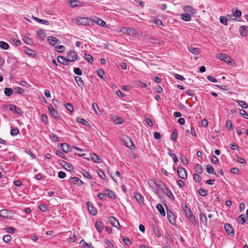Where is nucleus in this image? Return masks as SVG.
<instances>
[{"mask_svg": "<svg viewBox=\"0 0 248 248\" xmlns=\"http://www.w3.org/2000/svg\"><path fill=\"white\" fill-rule=\"evenodd\" d=\"M181 19L186 21H189L191 20V17L188 14H183L181 15Z\"/></svg>", "mask_w": 248, "mask_h": 248, "instance_id": "72a5a7b5", "label": "nucleus"}, {"mask_svg": "<svg viewBox=\"0 0 248 248\" xmlns=\"http://www.w3.org/2000/svg\"><path fill=\"white\" fill-rule=\"evenodd\" d=\"M217 59H219L220 60L223 61L230 65L232 64V61L231 58L229 56L227 55L226 54H224V53L218 54L217 56Z\"/></svg>", "mask_w": 248, "mask_h": 248, "instance_id": "f03ea898", "label": "nucleus"}, {"mask_svg": "<svg viewBox=\"0 0 248 248\" xmlns=\"http://www.w3.org/2000/svg\"><path fill=\"white\" fill-rule=\"evenodd\" d=\"M152 228L154 231V233H155V235L157 237H160L161 235V232H160L159 229L158 228V227L157 226H156L155 225L153 224Z\"/></svg>", "mask_w": 248, "mask_h": 248, "instance_id": "c756f323", "label": "nucleus"}, {"mask_svg": "<svg viewBox=\"0 0 248 248\" xmlns=\"http://www.w3.org/2000/svg\"><path fill=\"white\" fill-rule=\"evenodd\" d=\"M90 156L92 160L95 162H99L101 159L100 156L94 153H92L90 154Z\"/></svg>", "mask_w": 248, "mask_h": 248, "instance_id": "2f4dec72", "label": "nucleus"}, {"mask_svg": "<svg viewBox=\"0 0 248 248\" xmlns=\"http://www.w3.org/2000/svg\"><path fill=\"white\" fill-rule=\"evenodd\" d=\"M168 154L169 155L173 158V161L175 163H176L178 161V159L175 154L172 153L170 151Z\"/></svg>", "mask_w": 248, "mask_h": 248, "instance_id": "3c124183", "label": "nucleus"}, {"mask_svg": "<svg viewBox=\"0 0 248 248\" xmlns=\"http://www.w3.org/2000/svg\"><path fill=\"white\" fill-rule=\"evenodd\" d=\"M90 19L85 17H79L76 19V23L78 25H86L89 24Z\"/></svg>", "mask_w": 248, "mask_h": 248, "instance_id": "39448f33", "label": "nucleus"}, {"mask_svg": "<svg viewBox=\"0 0 248 248\" xmlns=\"http://www.w3.org/2000/svg\"><path fill=\"white\" fill-rule=\"evenodd\" d=\"M97 172L98 175L101 178L103 179L104 180L106 179V176L103 172V171H102L101 170H98Z\"/></svg>", "mask_w": 248, "mask_h": 248, "instance_id": "338daca9", "label": "nucleus"}, {"mask_svg": "<svg viewBox=\"0 0 248 248\" xmlns=\"http://www.w3.org/2000/svg\"><path fill=\"white\" fill-rule=\"evenodd\" d=\"M75 79L79 87L82 88L83 86L84 85V82H83V81L82 80V79H81V78L79 77L76 76L75 78Z\"/></svg>", "mask_w": 248, "mask_h": 248, "instance_id": "bb28decb", "label": "nucleus"}, {"mask_svg": "<svg viewBox=\"0 0 248 248\" xmlns=\"http://www.w3.org/2000/svg\"><path fill=\"white\" fill-rule=\"evenodd\" d=\"M4 93L6 96H9L13 94V91L11 88H5L4 90Z\"/></svg>", "mask_w": 248, "mask_h": 248, "instance_id": "58836bf2", "label": "nucleus"}, {"mask_svg": "<svg viewBox=\"0 0 248 248\" xmlns=\"http://www.w3.org/2000/svg\"><path fill=\"white\" fill-rule=\"evenodd\" d=\"M82 174L84 175V176L86 178H87V179H92V177L91 176V175H90V174L89 172L84 170L83 171V172H82Z\"/></svg>", "mask_w": 248, "mask_h": 248, "instance_id": "69168bd1", "label": "nucleus"}, {"mask_svg": "<svg viewBox=\"0 0 248 248\" xmlns=\"http://www.w3.org/2000/svg\"><path fill=\"white\" fill-rule=\"evenodd\" d=\"M178 176L182 179H185L187 178L186 171L182 167L178 166L177 170Z\"/></svg>", "mask_w": 248, "mask_h": 248, "instance_id": "423d86ee", "label": "nucleus"}, {"mask_svg": "<svg viewBox=\"0 0 248 248\" xmlns=\"http://www.w3.org/2000/svg\"><path fill=\"white\" fill-rule=\"evenodd\" d=\"M198 192L199 194L202 197L206 196L208 194L207 190H204L202 188H200L198 189Z\"/></svg>", "mask_w": 248, "mask_h": 248, "instance_id": "79ce46f5", "label": "nucleus"}, {"mask_svg": "<svg viewBox=\"0 0 248 248\" xmlns=\"http://www.w3.org/2000/svg\"><path fill=\"white\" fill-rule=\"evenodd\" d=\"M239 32L241 36L246 37L248 36V27L247 26H241L239 29Z\"/></svg>", "mask_w": 248, "mask_h": 248, "instance_id": "f8f14e48", "label": "nucleus"}, {"mask_svg": "<svg viewBox=\"0 0 248 248\" xmlns=\"http://www.w3.org/2000/svg\"><path fill=\"white\" fill-rule=\"evenodd\" d=\"M95 228L97 231L100 232L103 229V223L101 221H97L95 224Z\"/></svg>", "mask_w": 248, "mask_h": 248, "instance_id": "5701e85b", "label": "nucleus"}, {"mask_svg": "<svg viewBox=\"0 0 248 248\" xmlns=\"http://www.w3.org/2000/svg\"><path fill=\"white\" fill-rule=\"evenodd\" d=\"M55 50L59 53L63 52L65 50V47L63 46H58L55 47Z\"/></svg>", "mask_w": 248, "mask_h": 248, "instance_id": "c03bdc74", "label": "nucleus"}, {"mask_svg": "<svg viewBox=\"0 0 248 248\" xmlns=\"http://www.w3.org/2000/svg\"><path fill=\"white\" fill-rule=\"evenodd\" d=\"M23 41L26 44L29 45H31L32 44V41L31 39L30 38H29L26 36H25L23 37Z\"/></svg>", "mask_w": 248, "mask_h": 248, "instance_id": "ea45409f", "label": "nucleus"}, {"mask_svg": "<svg viewBox=\"0 0 248 248\" xmlns=\"http://www.w3.org/2000/svg\"><path fill=\"white\" fill-rule=\"evenodd\" d=\"M85 59L87 60L89 63H92L93 61V56L89 54H87L85 55Z\"/></svg>", "mask_w": 248, "mask_h": 248, "instance_id": "5fc2aeb1", "label": "nucleus"}, {"mask_svg": "<svg viewBox=\"0 0 248 248\" xmlns=\"http://www.w3.org/2000/svg\"><path fill=\"white\" fill-rule=\"evenodd\" d=\"M124 33L129 35L134 34L135 30L131 28H124L123 31Z\"/></svg>", "mask_w": 248, "mask_h": 248, "instance_id": "b1692460", "label": "nucleus"}, {"mask_svg": "<svg viewBox=\"0 0 248 248\" xmlns=\"http://www.w3.org/2000/svg\"><path fill=\"white\" fill-rule=\"evenodd\" d=\"M50 115L56 119H59L60 115L57 111L54 109L52 106L47 107Z\"/></svg>", "mask_w": 248, "mask_h": 248, "instance_id": "9d476101", "label": "nucleus"}, {"mask_svg": "<svg viewBox=\"0 0 248 248\" xmlns=\"http://www.w3.org/2000/svg\"><path fill=\"white\" fill-rule=\"evenodd\" d=\"M194 169L195 171L200 174L202 173L203 171V169L202 166L200 164H196L194 167Z\"/></svg>", "mask_w": 248, "mask_h": 248, "instance_id": "e433bc0d", "label": "nucleus"}, {"mask_svg": "<svg viewBox=\"0 0 248 248\" xmlns=\"http://www.w3.org/2000/svg\"><path fill=\"white\" fill-rule=\"evenodd\" d=\"M9 213L7 210L2 209L0 210V216L4 218H8Z\"/></svg>", "mask_w": 248, "mask_h": 248, "instance_id": "473e14b6", "label": "nucleus"}, {"mask_svg": "<svg viewBox=\"0 0 248 248\" xmlns=\"http://www.w3.org/2000/svg\"><path fill=\"white\" fill-rule=\"evenodd\" d=\"M188 50L195 55H198L200 52V49L197 47H188Z\"/></svg>", "mask_w": 248, "mask_h": 248, "instance_id": "c85d7f7f", "label": "nucleus"}, {"mask_svg": "<svg viewBox=\"0 0 248 248\" xmlns=\"http://www.w3.org/2000/svg\"><path fill=\"white\" fill-rule=\"evenodd\" d=\"M108 221L114 227L119 229L118 226L119 227V228H120V225L119 224V221L117 220V219L114 217H108Z\"/></svg>", "mask_w": 248, "mask_h": 248, "instance_id": "0eeeda50", "label": "nucleus"}, {"mask_svg": "<svg viewBox=\"0 0 248 248\" xmlns=\"http://www.w3.org/2000/svg\"><path fill=\"white\" fill-rule=\"evenodd\" d=\"M239 113L243 117L247 119H248V114L245 110L242 109H240Z\"/></svg>", "mask_w": 248, "mask_h": 248, "instance_id": "8fccbe9b", "label": "nucleus"}, {"mask_svg": "<svg viewBox=\"0 0 248 248\" xmlns=\"http://www.w3.org/2000/svg\"><path fill=\"white\" fill-rule=\"evenodd\" d=\"M193 178L196 182H200L202 180L201 177L197 173H195L193 175Z\"/></svg>", "mask_w": 248, "mask_h": 248, "instance_id": "e2e57ef3", "label": "nucleus"}, {"mask_svg": "<svg viewBox=\"0 0 248 248\" xmlns=\"http://www.w3.org/2000/svg\"><path fill=\"white\" fill-rule=\"evenodd\" d=\"M9 107V109L10 110H14L16 113H17L18 114L22 115L23 114V112L22 111V110L19 108H16V107L14 105L9 104V105L6 106L5 107Z\"/></svg>", "mask_w": 248, "mask_h": 248, "instance_id": "4468645a", "label": "nucleus"}, {"mask_svg": "<svg viewBox=\"0 0 248 248\" xmlns=\"http://www.w3.org/2000/svg\"><path fill=\"white\" fill-rule=\"evenodd\" d=\"M67 58L69 62H74L77 59V54L74 51H70L68 53Z\"/></svg>", "mask_w": 248, "mask_h": 248, "instance_id": "9b49d317", "label": "nucleus"}, {"mask_svg": "<svg viewBox=\"0 0 248 248\" xmlns=\"http://www.w3.org/2000/svg\"><path fill=\"white\" fill-rule=\"evenodd\" d=\"M226 127L229 130L232 129V125L231 120H227L226 121Z\"/></svg>", "mask_w": 248, "mask_h": 248, "instance_id": "13d9d810", "label": "nucleus"}, {"mask_svg": "<svg viewBox=\"0 0 248 248\" xmlns=\"http://www.w3.org/2000/svg\"><path fill=\"white\" fill-rule=\"evenodd\" d=\"M206 171L209 174H213L214 175L216 174V172L215 171L214 168L211 165L208 164L206 166Z\"/></svg>", "mask_w": 248, "mask_h": 248, "instance_id": "393cba45", "label": "nucleus"}, {"mask_svg": "<svg viewBox=\"0 0 248 248\" xmlns=\"http://www.w3.org/2000/svg\"><path fill=\"white\" fill-rule=\"evenodd\" d=\"M36 34L41 41H43L46 37V32L43 30H40L36 31Z\"/></svg>", "mask_w": 248, "mask_h": 248, "instance_id": "f3484780", "label": "nucleus"}, {"mask_svg": "<svg viewBox=\"0 0 248 248\" xmlns=\"http://www.w3.org/2000/svg\"><path fill=\"white\" fill-rule=\"evenodd\" d=\"M65 107L71 112H72L74 111V107L70 103H66L65 105Z\"/></svg>", "mask_w": 248, "mask_h": 248, "instance_id": "6e6d98bb", "label": "nucleus"}, {"mask_svg": "<svg viewBox=\"0 0 248 248\" xmlns=\"http://www.w3.org/2000/svg\"><path fill=\"white\" fill-rule=\"evenodd\" d=\"M224 228L226 232L229 235L233 236L234 235V231L232 227L228 223H226L224 224Z\"/></svg>", "mask_w": 248, "mask_h": 248, "instance_id": "1a4fd4ad", "label": "nucleus"}, {"mask_svg": "<svg viewBox=\"0 0 248 248\" xmlns=\"http://www.w3.org/2000/svg\"><path fill=\"white\" fill-rule=\"evenodd\" d=\"M19 133V130L17 128H14L11 130L10 134L12 136H15Z\"/></svg>", "mask_w": 248, "mask_h": 248, "instance_id": "603ef678", "label": "nucleus"}, {"mask_svg": "<svg viewBox=\"0 0 248 248\" xmlns=\"http://www.w3.org/2000/svg\"><path fill=\"white\" fill-rule=\"evenodd\" d=\"M105 194L109 198L114 199L115 198V194L113 191L110 189H107L105 190Z\"/></svg>", "mask_w": 248, "mask_h": 248, "instance_id": "412c9836", "label": "nucleus"}, {"mask_svg": "<svg viewBox=\"0 0 248 248\" xmlns=\"http://www.w3.org/2000/svg\"><path fill=\"white\" fill-rule=\"evenodd\" d=\"M24 52L29 56H31V57H34L36 55L35 51L31 49L30 48H27L25 49Z\"/></svg>", "mask_w": 248, "mask_h": 248, "instance_id": "7c9ffc66", "label": "nucleus"}, {"mask_svg": "<svg viewBox=\"0 0 248 248\" xmlns=\"http://www.w3.org/2000/svg\"><path fill=\"white\" fill-rule=\"evenodd\" d=\"M123 241L127 246H130L132 244V242L130 241V240L128 238L126 237H124L123 238Z\"/></svg>", "mask_w": 248, "mask_h": 248, "instance_id": "bf43d9fd", "label": "nucleus"}, {"mask_svg": "<svg viewBox=\"0 0 248 248\" xmlns=\"http://www.w3.org/2000/svg\"><path fill=\"white\" fill-rule=\"evenodd\" d=\"M69 181L71 183L78 186H81L83 184V182L81 180L76 177L71 178Z\"/></svg>", "mask_w": 248, "mask_h": 248, "instance_id": "dca6fc26", "label": "nucleus"}, {"mask_svg": "<svg viewBox=\"0 0 248 248\" xmlns=\"http://www.w3.org/2000/svg\"><path fill=\"white\" fill-rule=\"evenodd\" d=\"M122 142H124V145L129 149H133L132 147H134V144L133 143L131 140L127 136H124L122 139Z\"/></svg>", "mask_w": 248, "mask_h": 248, "instance_id": "7ed1b4c3", "label": "nucleus"}, {"mask_svg": "<svg viewBox=\"0 0 248 248\" xmlns=\"http://www.w3.org/2000/svg\"><path fill=\"white\" fill-rule=\"evenodd\" d=\"M166 206L167 208V218L169 221L172 225L175 224V218L173 213L168 209V207L166 205Z\"/></svg>", "mask_w": 248, "mask_h": 248, "instance_id": "20e7f679", "label": "nucleus"}, {"mask_svg": "<svg viewBox=\"0 0 248 248\" xmlns=\"http://www.w3.org/2000/svg\"><path fill=\"white\" fill-rule=\"evenodd\" d=\"M164 190L163 191L167 196H168L170 199L174 201V197L173 196V194H172L171 192L166 187V186H163Z\"/></svg>", "mask_w": 248, "mask_h": 248, "instance_id": "aec40b11", "label": "nucleus"}, {"mask_svg": "<svg viewBox=\"0 0 248 248\" xmlns=\"http://www.w3.org/2000/svg\"><path fill=\"white\" fill-rule=\"evenodd\" d=\"M86 205L87 206L88 211L92 215L95 216L97 214V210L93 206V204L90 202H87Z\"/></svg>", "mask_w": 248, "mask_h": 248, "instance_id": "6e6552de", "label": "nucleus"}, {"mask_svg": "<svg viewBox=\"0 0 248 248\" xmlns=\"http://www.w3.org/2000/svg\"><path fill=\"white\" fill-rule=\"evenodd\" d=\"M97 73L99 77L104 78L103 76L105 75V73L102 69H99L97 71Z\"/></svg>", "mask_w": 248, "mask_h": 248, "instance_id": "680f3d73", "label": "nucleus"}, {"mask_svg": "<svg viewBox=\"0 0 248 248\" xmlns=\"http://www.w3.org/2000/svg\"><path fill=\"white\" fill-rule=\"evenodd\" d=\"M134 195L136 200L140 204L143 203V198L140 194L136 193Z\"/></svg>", "mask_w": 248, "mask_h": 248, "instance_id": "a878e982", "label": "nucleus"}, {"mask_svg": "<svg viewBox=\"0 0 248 248\" xmlns=\"http://www.w3.org/2000/svg\"><path fill=\"white\" fill-rule=\"evenodd\" d=\"M0 47L3 49H8L9 47V44L3 41H0Z\"/></svg>", "mask_w": 248, "mask_h": 248, "instance_id": "4c0bfd02", "label": "nucleus"}, {"mask_svg": "<svg viewBox=\"0 0 248 248\" xmlns=\"http://www.w3.org/2000/svg\"><path fill=\"white\" fill-rule=\"evenodd\" d=\"M61 165L63 166L66 170L67 168L69 169V170L73 168L72 165L69 163H67L64 161H62Z\"/></svg>", "mask_w": 248, "mask_h": 248, "instance_id": "f704fd0d", "label": "nucleus"}, {"mask_svg": "<svg viewBox=\"0 0 248 248\" xmlns=\"http://www.w3.org/2000/svg\"><path fill=\"white\" fill-rule=\"evenodd\" d=\"M178 134L177 130L175 129L171 134V139L172 141H174L176 140L177 138Z\"/></svg>", "mask_w": 248, "mask_h": 248, "instance_id": "37998d69", "label": "nucleus"}, {"mask_svg": "<svg viewBox=\"0 0 248 248\" xmlns=\"http://www.w3.org/2000/svg\"><path fill=\"white\" fill-rule=\"evenodd\" d=\"M80 3V2L78 0H74L73 1H71L70 2V6L72 7H78V6H80V5L79 4Z\"/></svg>", "mask_w": 248, "mask_h": 248, "instance_id": "a18cd8bd", "label": "nucleus"}, {"mask_svg": "<svg viewBox=\"0 0 248 248\" xmlns=\"http://www.w3.org/2000/svg\"><path fill=\"white\" fill-rule=\"evenodd\" d=\"M80 246L84 247L85 246H87L88 248H93L92 244L87 243L84 240H82L80 242Z\"/></svg>", "mask_w": 248, "mask_h": 248, "instance_id": "4d7b16f0", "label": "nucleus"}, {"mask_svg": "<svg viewBox=\"0 0 248 248\" xmlns=\"http://www.w3.org/2000/svg\"><path fill=\"white\" fill-rule=\"evenodd\" d=\"M49 138L51 140L55 142H58L59 141V138L53 133L49 135Z\"/></svg>", "mask_w": 248, "mask_h": 248, "instance_id": "de8ad7c7", "label": "nucleus"}, {"mask_svg": "<svg viewBox=\"0 0 248 248\" xmlns=\"http://www.w3.org/2000/svg\"><path fill=\"white\" fill-rule=\"evenodd\" d=\"M32 18L35 21H36L37 22H39L40 23H41V24H46V20L41 19H40V18H39L38 17H34V16H33Z\"/></svg>", "mask_w": 248, "mask_h": 248, "instance_id": "052dcab7", "label": "nucleus"}, {"mask_svg": "<svg viewBox=\"0 0 248 248\" xmlns=\"http://www.w3.org/2000/svg\"><path fill=\"white\" fill-rule=\"evenodd\" d=\"M240 106H241L242 108H248V104L246 103V102L244 101H241V100H236L235 101Z\"/></svg>", "mask_w": 248, "mask_h": 248, "instance_id": "c9c22d12", "label": "nucleus"}, {"mask_svg": "<svg viewBox=\"0 0 248 248\" xmlns=\"http://www.w3.org/2000/svg\"><path fill=\"white\" fill-rule=\"evenodd\" d=\"M77 121L78 123L82 124H83L85 125H89V123L87 122L84 119L81 118H77Z\"/></svg>", "mask_w": 248, "mask_h": 248, "instance_id": "09e8293b", "label": "nucleus"}, {"mask_svg": "<svg viewBox=\"0 0 248 248\" xmlns=\"http://www.w3.org/2000/svg\"><path fill=\"white\" fill-rule=\"evenodd\" d=\"M211 159L213 163L218 164L219 163L218 159L215 155H213L211 156Z\"/></svg>", "mask_w": 248, "mask_h": 248, "instance_id": "774afa93", "label": "nucleus"}, {"mask_svg": "<svg viewBox=\"0 0 248 248\" xmlns=\"http://www.w3.org/2000/svg\"><path fill=\"white\" fill-rule=\"evenodd\" d=\"M61 149L64 152L67 153L70 152L71 150L69 145L65 143H63L61 144Z\"/></svg>", "mask_w": 248, "mask_h": 248, "instance_id": "4be33fe9", "label": "nucleus"}, {"mask_svg": "<svg viewBox=\"0 0 248 248\" xmlns=\"http://www.w3.org/2000/svg\"><path fill=\"white\" fill-rule=\"evenodd\" d=\"M57 60L58 61L64 65H69V62L68 59H65L64 57L59 56L57 57Z\"/></svg>", "mask_w": 248, "mask_h": 248, "instance_id": "a211bd4d", "label": "nucleus"}, {"mask_svg": "<svg viewBox=\"0 0 248 248\" xmlns=\"http://www.w3.org/2000/svg\"><path fill=\"white\" fill-rule=\"evenodd\" d=\"M2 239L4 242L8 243L11 241L12 237L9 234H6L3 236Z\"/></svg>", "mask_w": 248, "mask_h": 248, "instance_id": "a19ab883", "label": "nucleus"}, {"mask_svg": "<svg viewBox=\"0 0 248 248\" xmlns=\"http://www.w3.org/2000/svg\"><path fill=\"white\" fill-rule=\"evenodd\" d=\"M156 209L158 210V211L159 212L160 214L163 216H165L166 214H165V211L162 206V205H161V204L160 203H158L156 205Z\"/></svg>", "mask_w": 248, "mask_h": 248, "instance_id": "cd10ccee", "label": "nucleus"}, {"mask_svg": "<svg viewBox=\"0 0 248 248\" xmlns=\"http://www.w3.org/2000/svg\"><path fill=\"white\" fill-rule=\"evenodd\" d=\"M182 206L187 218L189 219L193 225H196L197 221L196 220L195 217L191 210L184 203L182 204Z\"/></svg>", "mask_w": 248, "mask_h": 248, "instance_id": "f257e3e1", "label": "nucleus"}, {"mask_svg": "<svg viewBox=\"0 0 248 248\" xmlns=\"http://www.w3.org/2000/svg\"><path fill=\"white\" fill-rule=\"evenodd\" d=\"M74 72L75 74L78 76H81L82 74L81 70L79 68H75L74 70Z\"/></svg>", "mask_w": 248, "mask_h": 248, "instance_id": "0e129e2a", "label": "nucleus"}, {"mask_svg": "<svg viewBox=\"0 0 248 248\" xmlns=\"http://www.w3.org/2000/svg\"><path fill=\"white\" fill-rule=\"evenodd\" d=\"M200 220L201 223H202L205 226H207V218L205 214L203 212H201L200 214Z\"/></svg>", "mask_w": 248, "mask_h": 248, "instance_id": "2eb2a0df", "label": "nucleus"}, {"mask_svg": "<svg viewBox=\"0 0 248 248\" xmlns=\"http://www.w3.org/2000/svg\"><path fill=\"white\" fill-rule=\"evenodd\" d=\"M246 221L245 220V215L244 214H242L238 217V222L239 223L243 224Z\"/></svg>", "mask_w": 248, "mask_h": 248, "instance_id": "49530a36", "label": "nucleus"}, {"mask_svg": "<svg viewBox=\"0 0 248 248\" xmlns=\"http://www.w3.org/2000/svg\"><path fill=\"white\" fill-rule=\"evenodd\" d=\"M93 21L103 27H107L106 23L99 17H96L93 20Z\"/></svg>", "mask_w": 248, "mask_h": 248, "instance_id": "6ab92c4d", "label": "nucleus"}, {"mask_svg": "<svg viewBox=\"0 0 248 248\" xmlns=\"http://www.w3.org/2000/svg\"><path fill=\"white\" fill-rule=\"evenodd\" d=\"M220 22L224 25H227L228 19L225 17L221 16L219 18Z\"/></svg>", "mask_w": 248, "mask_h": 248, "instance_id": "864d4df0", "label": "nucleus"}, {"mask_svg": "<svg viewBox=\"0 0 248 248\" xmlns=\"http://www.w3.org/2000/svg\"><path fill=\"white\" fill-rule=\"evenodd\" d=\"M47 42L52 46H54L56 44H60V41L56 38L53 36L47 37Z\"/></svg>", "mask_w": 248, "mask_h": 248, "instance_id": "ddd939ff", "label": "nucleus"}]
</instances>
